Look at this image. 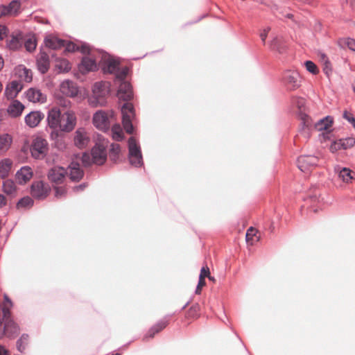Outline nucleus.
Masks as SVG:
<instances>
[{"label":"nucleus","instance_id":"f257e3e1","mask_svg":"<svg viewBox=\"0 0 355 355\" xmlns=\"http://www.w3.org/2000/svg\"><path fill=\"white\" fill-rule=\"evenodd\" d=\"M102 69L104 73L114 74L116 80L119 82L117 96L119 100L126 101L121 107L122 123L126 132L132 134L134 130L132 118L135 116V114L133 105L128 101L133 98L134 94L131 84L125 80L129 68L128 67L120 68L119 62L109 56L107 59L105 60Z\"/></svg>","mask_w":355,"mask_h":355},{"label":"nucleus","instance_id":"f03ea898","mask_svg":"<svg viewBox=\"0 0 355 355\" xmlns=\"http://www.w3.org/2000/svg\"><path fill=\"white\" fill-rule=\"evenodd\" d=\"M108 86L105 82H96L92 87V96L89 98V103L92 107L104 106L105 96L108 94Z\"/></svg>","mask_w":355,"mask_h":355},{"label":"nucleus","instance_id":"7ed1b4c3","mask_svg":"<svg viewBox=\"0 0 355 355\" xmlns=\"http://www.w3.org/2000/svg\"><path fill=\"white\" fill-rule=\"evenodd\" d=\"M293 104L298 108L297 115L300 120V126L302 130L310 129L313 125L311 118L305 112L304 105L305 100L303 98L292 97L290 98V103Z\"/></svg>","mask_w":355,"mask_h":355},{"label":"nucleus","instance_id":"20e7f679","mask_svg":"<svg viewBox=\"0 0 355 355\" xmlns=\"http://www.w3.org/2000/svg\"><path fill=\"white\" fill-rule=\"evenodd\" d=\"M128 159L130 164L136 168H139L144 164L141 148L133 137L128 139Z\"/></svg>","mask_w":355,"mask_h":355},{"label":"nucleus","instance_id":"39448f33","mask_svg":"<svg viewBox=\"0 0 355 355\" xmlns=\"http://www.w3.org/2000/svg\"><path fill=\"white\" fill-rule=\"evenodd\" d=\"M48 142L45 139L41 137H37L33 139L30 147V151L31 156L34 159H44L48 153Z\"/></svg>","mask_w":355,"mask_h":355},{"label":"nucleus","instance_id":"423d86ee","mask_svg":"<svg viewBox=\"0 0 355 355\" xmlns=\"http://www.w3.org/2000/svg\"><path fill=\"white\" fill-rule=\"evenodd\" d=\"M77 118L72 111L61 113L58 129L60 132H71L76 127Z\"/></svg>","mask_w":355,"mask_h":355},{"label":"nucleus","instance_id":"0eeeda50","mask_svg":"<svg viewBox=\"0 0 355 355\" xmlns=\"http://www.w3.org/2000/svg\"><path fill=\"white\" fill-rule=\"evenodd\" d=\"M320 158L315 155H304L300 156L297 159L298 168L306 172L318 165Z\"/></svg>","mask_w":355,"mask_h":355},{"label":"nucleus","instance_id":"6e6552de","mask_svg":"<svg viewBox=\"0 0 355 355\" xmlns=\"http://www.w3.org/2000/svg\"><path fill=\"white\" fill-rule=\"evenodd\" d=\"M94 125L102 131L105 132L109 129L110 122L105 112L98 110L96 112L93 116Z\"/></svg>","mask_w":355,"mask_h":355},{"label":"nucleus","instance_id":"1a4fd4ad","mask_svg":"<svg viewBox=\"0 0 355 355\" xmlns=\"http://www.w3.org/2000/svg\"><path fill=\"white\" fill-rule=\"evenodd\" d=\"M92 161L98 165L103 164L107 159V153L103 145L96 144L91 150Z\"/></svg>","mask_w":355,"mask_h":355},{"label":"nucleus","instance_id":"9d476101","mask_svg":"<svg viewBox=\"0 0 355 355\" xmlns=\"http://www.w3.org/2000/svg\"><path fill=\"white\" fill-rule=\"evenodd\" d=\"M67 172L63 167L55 166L51 168L48 173V179L56 184H62Z\"/></svg>","mask_w":355,"mask_h":355},{"label":"nucleus","instance_id":"9b49d317","mask_svg":"<svg viewBox=\"0 0 355 355\" xmlns=\"http://www.w3.org/2000/svg\"><path fill=\"white\" fill-rule=\"evenodd\" d=\"M60 90L64 95L69 97H75L78 94V87L73 81L65 80L61 83Z\"/></svg>","mask_w":355,"mask_h":355},{"label":"nucleus","instance_id":"f8f14e48","mask_svg":"<svg viewBox=\"0 0 355 355\" xmlns=\"http://www.w3.org/2000/svg\"><path fill=\"white\" fill-rule=\"evenodd\" d=\"M31 193L34 198L43 200L47 196L48 189L42 181H36L31 184Z\"/></svg>","mask_w":355,"mask_h":355},{"label":"nucleus","instance_id":"ddd939ff","mask_svg":"<svg viewBox=\"0 0 355 355\" xmlns=\"http://www.w3.org/2000/svg\"><path fill=\"white\" fill-rule=\"evenodd\" d=\"M270 50L280 55L286 53V41L281 35L275 37L269 43Z\"/></svg>","mask_w":355,"mask_h":355},{"label":"nucleus","instance_id":"4468645a","mask_svg":"<svg viewBox=\"0 0 355 355\" xmlns=\"http://www.w3.org/2000/svg\"><path fill=\"white\" fill-rule=\"evenodd\" d=\"M23 89L20 81L12 80L6 87L4 95L8 99L15 98Z\"/></svg>","mask_w":355,"mask_h":355},{"label":"nucleus","instance_id":"2eb2a0df","mask_svg":"<svg viewBox=\"0 0 355 355\" xmlns=\"http://www.w3.org/2000/svg\"><path fill=\"white\" fill-rule=\"evenodd\" d=\"M32 168L28 166H22L15 174V180L19 184H24L33 177Z\"/></svg>","mask_w":355,"mask_h":355},{"label":"nucleus","instance_id":"dca6fc26","mask_svg":"<svg viewBox=\"0 0 355 355\" xmlns=\"http://www.w3.org/2000/svg\"><path fill=\"white\" fill-rule=\"evenodd\" d=\"M61 112L59 109L52 108L48 112L46 121L48 126L52 129H58Z\"/></svg>","mask_w":355,"mask_h":355},{"label":"nucleus","instance_id":"f3484780","mask_svg":"<svg viewBox=\"0 0 355 355\" xmlns=\"http://www.w3.org/2000/svg\"><path fill=\"white\" fill-rule=\"evenodd\" d=\"M37 67L39 71L44 74L50 67L49 55L44 51H40L37 58Z\"/></svg>","mask_w":355,"mask_h":355},{"label":"nucleus","instance_id":"a211bd4d","mask_svg":"<svg viewBox=\"0 0 355 355\" xmlns=\"http://www.w3.org/2000/svg\"><path fill=\"white\" fill-rule=\"evenodd\" d=\"M26 96L30 102L43 103L46 101V96L36 88H29L26 92Z\"/></svg>","mask_w":355,"mask_h":355},{"label":"nucleus","instance_id":"6ab92c4d","mask_svg":"<svg viewBox=\"0 0 355 355\" xmlns=\"http://www.w3.org/2000/svg\"><path fill=\"white\" fill-rule=\"evenodd\" d=\"M89 141V137L87 136L84 128H80L76 130L73 141L76 147L78 148H84L87 146Z\"/></svg>","mask_w":355,"mask_h":355},{"label":"nucleus","instance_id":"aec40b11","mask_svg":"<svg viewBox=\"0 0 355 355\" xmlns=\"http://www.w3.org/2000/svg\"><path fill=\"white\" fill-rule=\"evenodd\" d=\"M44 117V114L40 111L31 112L25 116V123L30 128H35L38 125Z\"/></svg>","mask_w":355,"mask_h":355},{"label":"nucleus","instance_id":"412c9836","mask_svg":"<svg viewBox=\"0 0 355 355\" xmlns=\"http://www.w3.org/2000/svg\"><path fill=\"white\" fill-rule=\"evenodd\" d=\"M78 68L83 73L94 71L97 69L96 62L91 58L83 57Z\"/></svg>","mask_w":355,"mask_h":355},{"label":"nucleus","instance_id":"4be33fe9","mask_svg":"<svg viewBox=\"0 0 355 355\" xmlns=\"http://www.w3.org/2000/svg\"><path fill=\"white\" fill-rule=\"evenodd\" d=\"M69 178L72 181L78 182L83 178L84 171L80 168L78 162L73 161L69 166Z\"/></svg>","mask_w":355,"mask_h":355},{"label":"nucleus","instance_id":"5701e85b","mask_svg":"<svg viewBox=\"0 0 355 355\" xmlns=\"http://www.w3.org/2000/svg\"><path fill=\"white\" fill-rule=\"evenodd\" d=\"M168 324V319L166 318L159 320L154 326H153L144 336V340L152 338L154 336L164 329Z\"/></svg>","mask_w":355,"mask_h":355},{"label":"nucleus","instance_id":"b1692460","mask_svg":"<svg viewBox=\"0 0 355 355\" xmlns=\"http://www.w3.org/2000/svg\"><path fill=\"white\" fill-rule=\"evenodd\" d=\"M44 42L46 47L53 50L59 49L65 45V40L51 35L46 37Z\"/></svg>","mask_w":355,"mask_h":355},{"label":"nucleus","instance_id":"393cba45","mask_svg":"<svg viewBox=\"0 0 355 355\" xmlns=\"http://www.w3.org/2000/svg\"><path fill=\"white\" fill-rule=\"evenodd\" d=\"M65 51L68 52H75L80 51L82 53L86 54L90 53L89 46L85 43L83 44L80 46H77L71 42H65Z\"/></svg>","mask_w":355,"mask_h":355},{"label":"nucleus","instance_id":"a878e982","mask_svg":"<svg viewBox=\"0 0 355 355\" xmlns=\"http://www.w3.org/2000/svg\"><path fill=\"white\" fill-rule=\"evenodd\" d=\"M24 109V105L17 100H14L8 107V112L12 117L19 116Z\"/></svg>","mask_w":355,"mask_h":355},{"label":"nucleus","instance_id":"bb28decb","mask_svg":"<svg viewBox=\"0 0 355 355\" xmlns=\"http://www.w3.org/2000/svg\"><path fill=\"white\" fill-rule=\"evenodd\" d=\"M334 123V119L331 116H326L324 118L318 120L315 123V128L318 131H324L328 130V129L331 127Z\"/></svg>","mask_w":355,"mask_h":355},{"label":"nucleus","instance_id":"cd10ccee","mask_svg":"<svg viewBox=\"0 0 355 355\" xmlns=\"http://www.w3.org/2000/svg\"><path fill=\"white\" fill-rule=\"evenodd\" d=\"M335 170L337 172L339 178L341 179L344 182L348 183L351 180L353 179V171L349 168L338 166Z\"/></svg>","mask_w":355,"mask_h":355},{"label":"nucleus","instance_id":"c85d7f7f","mask_svg":"<svg viewBox=\"0 0 355 355\" xmlns=\"http://www.w3.org/2000/svg\"><path fill=\"white\" fill-rule=\"evenodd\" d=\"M3 191L7 195L15 196L17 191V187L15 182L12 180L8 179L3 182Z\"/></svg>","mask_w":355,"mask_h":355},{"label":"nucleus","instance_id":"c756f323","mask_svg":"<svg viewBox=\"0 0 355 355\" xmlns=\"http://www.w3.org/2000/svg\"><path fill=\"white\" fill-rule=\"evenodd\" d=\"M301 85V77L295 71L290 70V90L298 88Z\"/></svg>","mask_w":355,"mask_h":355},{"label":"nucleus","instance_id":"7c9ffc66","mask_svg":"<svg viewBox=\"0 0 355 355\" xmlns=\"http://www.w3.org/2000/svg\"><path fill=\"white\" fill-rule=\"evenodd\" d=\"M28 338L29 336L27 334H23L17 340L16 347L19 352L24 353L26 350L28 343Z\"/></svg>","mask_w":355,"mask_h":355},{"label":"nucleus","instance_id":"2f4dec72","mask_svg":"<svg viewBox=\"0 0 355 355\" xmlns=\"http://www.w3.org/2000/svg\"><path fill=\"white\" fill-rule=\"evenodd\" d=\"M8 15L17 16L20 12V2L18 0L12 1L6 6Z\"/></svg>","mask_w":355,"mask_h":355},{"label":"nucleus","instance_id":"473e14b6","mask_svg":"<svg viewBox=\"0 0 355 355\" xmlns=\"http://www.w3.org/2000/svg\"><path fill=\"white\" fill-rule=\"evenodd\" d=\"M12 143V139L8 134L0 135V151H6Z\"/></svg>","mask_w":355,"mask_h":355},{"label":"nucleus","instance_id":"72a5a7b5","mask_svg":"<svg viewBox=\"0 0 355 355\" xmlns=\"http://www.w3.org/2000/svg\"><path fill=\"white\" fill-rule=\"evenodd\" d=\"M355 144V139L352 137L340 139V145L343 150H347L352 148Z\"/></svg>","mask_w":355,"mask_h":355},{"label":"nucleus","instance_id":"f704fd0d","mask_svg":"<svg viewBox=\"0 0 355 355\" xmlns=\"http://www.w3.org/2000/svg\"><path fill=\"white\" fill-rule=\"evenodd\" d=\"M7 46L11 50H17L21 46L19 39L15 35L7 41Z\"/></svg>","mask_w":355,"mask_h":355},{"label":"nucleus","instance_id":"c9c22d12","mask_svg":"<svg viewBox=\"0 0 355 355\" xmlns=\"http://www.w3.org/2000/svg\"><path fill=\"white\" fill-rule=\"evenodd\" d=\"M121 151L120 145L118 144L112 143L110 145V157L112 159H116Z\"/></svg>","mask_w":355,"mask_h":355},{"label":"nucleus","instance_id":"e433bc0d","mask_svg":"<svg viewBox=\"0 0 355 355\" xmlns=\"http://www.w3.org/2000/svg\"><path fill=\"white\" fill-rule=\"evenodd\" d=\"M304 67L306 69L312 73L313 75H316L319 72L318 67L317 65L311 60H306L304 62Z\"/></svg>","mask_w":355,"mask_h":355},{"label":"nucleus","instance_id":"4c0bfd02","mask_svg":"<svg viewBox=\"0 0 355 355\" xmlns=\"http://www.w3.org/2000/svg\"><path fill=\"white\" fill-rule=\"evenodd\" d=\"M33 199L29 196H26L21 198L18 202L17 203V207L18 208L20 207H31L33 205Z\"/></svg>","mask_w":355,"mask_h":355},{"label":"nucleus","instance_id":"58836bf2","mask_svg":"<svg viewBox=\"0 0 355 355\" xmlns=\"http://www.w3.org/2000/svg\"><path fill=\"white\" fill-rule=\"evenodd\" d=\"M112 138L115 141H120L123 139V132L121 128L118 126H114L112 128Z\"/></svg>","mask_w":355,"mask_h":355},{"label":"nucleus","instance_id":"ea45409f","mask_svg":"<svg viewBox=\"0 0 355 355\" xmlns=\"http://www.w3.org/2000/svg\"><path fill=\"white\" fill-rule=\"evenodd\" d=\"M60 72H68L71 69V65L69 61L62 60L60 64L56 65Z\"/></svg>","mask_w":355,"mask_h":355},{"label":"nucleus","instance_id":"a19ab883","mask_svg":"<svg viewBox=\"0 0 355 355\" xmlns=\"http://www.w3.org/2000/svg\"><path fill=\"white\" fill-rule=\"evenodd\" d=\"M36 42L34 38H28L24 42V46L27 51L32 52L36 48Z\"/></svg>","mask_w":355,"mask_h":355},{"label":"nucleus","instance_id":"79ce46f5","mask_svg":"<svg viewBox=\"0 0 355 355\" xmlns=\"http://www.w3.org/2000/svg\"><path fill=\"white\" fill-rule=\"evenodd\" d=\"M81 161L83 164L85 166H89L92 164H94V162L92 161V155L89 154L88 153H83L81 157Z\"/></svg>","mask_w":355,"mask_h":355},{"label":"nucleus","instance_id":"37998d69","mask_svg":"<svg viewBox=\"0 0 355 355\" xmlns=\"http://www.w3.org/2000/svg\"><path fill=\"white\" fill-rule=\"evenodd\" d=\"M322 65H323V68H322L323 72L329 78L332 73V67H331V63L330 60H325V62H324V63H322Z\"/></svg>","mask_w":355,"mask_h":355},{"label":"nucleus","instance_id":"c03bdc74","mask_svg":"<svg viewBox=\"0 0 355 355\" xmlns=\"http://www.w3.org/2000/svg\"><path fill=\"white\" fill-rule=\"evenodd\" d=\"M205 284H206V282H205V275H199L198 283V285L196 286V291H195V293L196 294H200L201 288L205 285Z\"/></svg>","mask_w":355,"mask_h":355},{"label":"nucleus","instance_id":"a18cd8bd","mask_svg":"<svg viewBox=\"0 0 355 355\" xmlns=\"http://www.w3.org/2000/svg\"><path fill=\"white\" fill-rule=\"evenodd\" d=\"M330 151L333 153L337 152L339 150L343 149V148L340 145V139L334 140L329 147Z\"/></svg>","mask_w":355,"mask_h":355},{"label":"nucleus","instance_id":"49530a36","mask_svg":"<svg viewBox=\"0 0 355 355\" xmlns=\"http://www.w3.org/2000/svg\"><path fill=\"white\" fill-rule=\"evenodd\" d=\"M344 44L346 45L351 51L355 52V40L347 37L344 40Z\"/></svg>","mask_w":355,"mask_h":355},{"label":"nucleus","instance_id":"de8ad7c7","mask_svg":"<svg viewBox=\"0 0 355 355\" xmlns=\"http://www.w3.org/2000/svg\"><path fill=\"white\" fill-rule=\"evenodd\" d=\"M60 131V130L59 129L52 130L50 134V137L51 140L54 141V142L58 140H60V139L62 138Z\"/></svg>","mask_w":355,"mask_h":355},{"label":"nucleus","instance_id":"09e8293b","mask_svg":"<svg viewBox=\"0 0 355 355\" xmlns=\"http://www.w3.org/2000/svg\"><path fill=\"white\" fill-rule=\"evenodd\" d=\"M21 76H24V80L27 83H29L32 80V73L30 69L24 68L23 70V74Z\"/></svg>","mask_w":355,"mask_h":355},{"label":"nucleus","instance_id":"8fccbe9b","mask_svg":"<svg viewBox=\"0 0 355 355\" xmlns=\"http://www.w3.org/2000/svg\"><path fill=\"white\" fill-rule=\"evenodd\" d=\"M200 305L198 303H196L190 307L189 312L191 315H193L194 314H197L200 311Z\"/></svg>","mask_w":355,"mask_h":355},{"label":"nucleus","instance_id":"3c124183","mask_svg":"<svg viewBox=\"0 0 355 355\" xmlns=\"http://www.w3.org/2000/svg\"><path fill=\"white\" fill-rule=\"evenodd\" d=\"M55 196L57 198L64 196L66 193V191L64 188L59 187H55Z\"/></svg>","mask_w":355,"mask_h":355},{"label":"nucleus","instance_id":"603ef678","mask_svg":"<svg viewBox=\"0 0 355 355\" xmlns=\"http://www.w3.org/2000/svg\"><path fill=\"white\" fill-rule=\"evenodd\" d=\"M55 146L60 150H63L65 148V143L64 142L63 138H61L60 140H58L54 142Z\"/></svg>","mask_w":355,"mask_h":355},{"label":"nucleus","instance_id":"864d4df0","mask_svg":"<svg viewBox=\"0 0 355 355\" xmlns=\"http://www.w3.org/2000/svg\"><path fill=\"white\" fill-rule=\"evenodd\" d=\"M8 28L6 26L0 25V40H2L6 35Z\"/></svg>","mask_w":355,"mask_h":355},{"label":"nucleus","instance_id":"5fc2aeb1","mask_svg":"<svg viewBox=\"0 0 355 355\" xmlns=\"http://www.w3.org/2000/svg\"><path fill=\"white\" fill-rule=\"evenodd\" d=\"M270 28H267L264 29L263 31L260 34V37L264 44H266V39L267 37Z\"/></svg>","mask_w":355,"mask_h":355},{"label":"nucleus","instance_id":"6e6d98bb","mask_svg":"<svg viewBox=\"0 0 355 355\" xmlns=\"http://www.w3.org/2000/svg\"><path fill=\"white\" fill-rule=\"evenodd\" d=\"M205 275V278L208 277L209 279H211V277L209 276V269L208 267H202L200 270V275Z\"/></svg>","mask_w":355,"mask_h":355},{"label":"nucleus","instance_id":"4d7b16f0","mask_svg":"<svg viewBox=\"0 0 355 355\" xmlns=\"http://www.w3.org/2000/svg\"><path fill=\"white\" fill-rule=\"evenodd\" d=\"M254 232L253 227H250L246 233V241H248L249 239H252V237L254 235L252 232Z\"/></svg>","mask_w":355,"mask_h":355},{"label":"nucleus","instance_id":"13d9d810","mask_svg":"<svg viewBox=\"0 0 355 355\" xmlns=\"http://www.w3.org/2000/svg\"><path fill=\"white\" fill-rule=\"evenodd\" d=\"M5 303L4 304L10 305V306H13V303L12 300L9 298V297L5 294L3 296Z\"/></svg>","mask_w":355,"mask_h":355},{"label":"nucleus","instance_id":"bf43d9fd","mask_svg":"<svg viewBox=\"0 0 355 355\" xmlns=\"http://www.w3.org/2000/svg\"><path fill=\"white\" fill-rule=\"evenodd\" d=\"M86 186L87 185L85 183H83V184H79L78 186L75 187L73 188V190L75 191H83L86 187Z\"/></svg>","mask_w":355,"mask_h":355},{"label":"nucleus","instance_id":"052dcab7","mask_svg":"<svg viewBox=\"0 0 355 355\" xmlns=\"http://www.w3.org/2000/svg\"><path fill=\"white\" fill-rule=\"evenodd\" d=\"M0 355H9L8 351L1 345H0Z\"/></svg>","mask_w":355,"mask_h":355},{"label":"nucleus","instance_id":"680f3d73","mask_svg":"<svg viewBox=\"0 0 355 355\" xmlns=\"http://www.w3.org/2000/svg\"><path fill=\"white\" fill-rule=\"evenodd\" d=\"M6 204V200L3 195L0 194V208L3 207Z\"/></svg>","mask_w":355,"mask_h":355},{"label":"nucleus","instance_id":"e2e57ef3","mask_svg":"<svg viewBox=\"0 0 355 355\" xmlns=\"http://www.w3.org/2000/svg\"><path fill=\"white\" fill-rule=\"evenodd\" d=\"M320 59H321V61L324 63V62H325V60H329V58H327V56L326 55L325 53H320Z\"/></svg>","mask_w":355,"mask_h":355},{"label":"nucleus","instance_id":"0e129e2a","mask_svg":"<svg viewBox=\"0 0 355 355\" xmlns=\"http://www.w3.org/2000/svg\"><path fill=\"white\" fill-rule=\"evenodd\" d=\"M191 300H189L188 302H187L185 303V304H184V306L182 307L181 311L185 309L186 307L191 303Z\"/></svg>","mask_w":355,"mask_h":355},{"label":"nucleus","instance_id":"69168bd1","mask_svg":"<svg viewBox=\"0 0 355 355\" xmlns=\"http://www.w3.org/2000/svg\"><path fill=\"white\" fill-rule=\"evenodd\" d=\"M3 64H4L3 60V58L0 56V71H1V69L3 68Z\"/></svg>","mask_w":355,"mask_h":355},{"label":"nucleus","instance_id":"338daca9","mask_svg":"<svg viewBox=\"0 0 355 355\" xmlns=\"http://www.w3.org/2000/svg\"><path fill=\"white\" fill-rule=\"evenodd\" d=\"M330 132H331V131H329H329H327V132H326V134H325V135L324 134V135H323V136H324V138H327V139H329L328 135H329Z\"/></svg>","mask_w":355,"mask_h":355},{"label":"nucleus","instance_id":"774afa93","mask_svg":"<svg viewBox=\"0 0 355 355\" xmlns=\"http://www.w3.org/2000/svg\"><path fill=\"white\" fill-rule=\"evenodd\" d=\"M2 89H3V85H2V83L0 82V92H1Z\"/></svg>","mask_w":355,"mask_h":355}]
</instances>
